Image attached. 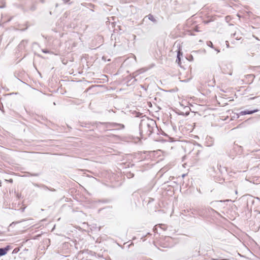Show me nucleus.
Segmentation results:
<instances>
[{
  "label": "nucleus",
  "instance_id": "f257e3e1",
  "mask_svg": "<svg viewBox=\"0 0 260 260\" xmlns=\"http://www.w3.org/2000/svg\"><path fill=\"white\" fill-rule=\"evenodd\" d=\"M155 125V122L152 119H142L139 124L140 133L141 134L149 136L153 133Z\"/></svg>",
  "mask_w": 260,
  "mask_h": 260
},
{
  "label": "nucleus",
  "instance_id": "f03ea898",
  "mask_svg": "<svg viewBox=\"0 0 260 260\" xmlns=\"http://www.w3.org/2000/svg\"><path fill=\"white\" fill-rule=\"evenodd\" d=\"M27 43H28V42L27 40H22L18 46V49L20 50H22L25 49V46L27 45Z\"/></svg>",
  "mask_w": 260,
  "mask_h": 260
},
{
  "label": "nucleus",
  "instance_id": "7ed1b4c3",
  "mask_svg": "<svg viewBox=\"0 0 260 260\" xmlns=\"http://www.w3.org/2000/svg\"><path fill=\"white\" fill-rule=\"evenodd\" d=\"M110 127L113 128H116L117 129H122L124 128V125L122 124L112 123L110 124Z\"/></svg>",
  "mask_w": 260,
  "mask_h": 260
},
{
  "label": "nucleus",
  "instance_id": "20e7f679",
  "mask_svg": "<svg viewBox=\"0 0 260 260\" xmlns=\"http://www.w3.org/2000/svg\"><path fill=\"white\" fill-rule=\"evenodd\" d=\"M258 111V109H255L253 110H245L240 112L241 115H245L246 114H252L254 113L257 112Z\"/></svg>",
  "mask_w": 260,
  "mask_h": 260
},
{
  "label": "nucleus",
  "instance_id": "39448f33",
  "mask_svg": "<svg viewBox=\"0 0 260 260\" xmlns=\"http://www.w3.org/2000/svg\"><path fill=\"white\" fill-rule=\"evenodd\" d=\"M9 250V246H7L5 248H0V256L5 255Z\"/></svg>",
  "mask_w": 260,
  "mask_h": 260
},
{
  "label": "nucleus",
  "instance_id": "423d86ee",
  "mask_svg": "<svg viewBox=\"0 0 260 260\" xmlns=\"http://www.w3.org/2000/svg\"><path fill=\"white\" fill-rule=\"evenodd\" d=\"M147 17H148L149 20H150L153 23H157V20L154 17V16L152 14H150L148 16H147ZM145 17H146V16Z\"/></svg>",
  "mask_w": 260,
  "mask_h": 260
},
{
  "label": "nucleus",
  "instance_id": "0eeeda50",
  "mask_svg": "<svg viewBox=\"0 0 260 260\" xmlns=\"http://www.w3.org/2000/svg\"><path fill=\"white\" fill-rule=\"evenodd\" d=\"M180 55H182V53L180 52H178L177 54V59L176 61H178V63L180 62L181 58H180Z\"/></svg>",
  "mask_w": 260,
  "mask_h": 260
},
{
  "label": "nucleus",
  "instance_id": "6e6552de",
  "mask_svg": "<svg viewBox=\"0 0 260 260\" xmlns=\"http://www.w3.org/2000/svg\"><path fill=\"white\" fill-rule=\"evenodd\" d=\"M43 188L45 189H48L51 191H55V189H54V188H49L47 186H45V185H43Z\"/></svg>",
  "mask_w": 260,
  "mask_h": 260
},
{
  "label": "nucleus",
  "instance_id": "1a4fd4ad",
  "mask_svg": "<svg viewBox=\"0 0 260 260\" xmlns=\"http://www.w3.org/2000/svg\"><path fill=\"white\" fill-rule=\"evenodd\" d=\"M207 45L211 48H213V44L211 41H209L207 42Z\"/></svg>",
  "mask_w": 260,
  "mask_h": 260
},
{
  "label": "nucleus",
  "instance_id": "9d476101",
  "mask_svg": "<svg viewBox=\"0 0 260 260\" xmlns=\"http://www.w3.org/2000/svg\"><path fill=\"white\" fill-rule=\"evenodd\" d=\"M6 7L5 2L3 1V5L0 6V9L4 8Z\"/></svg>",
  "mask_w": 260,
  "mask_h": 260
},
{
  "label": "nucleus",
  "instance_id": "9b49d317",
  "mask_svg": "<svg viewBox=\"0 0 260 260\" xmlns=\"http://www.w3.org/2000/svg\"><path fill=\"white\" fill-rule=\"evenodd\" d=\"M42 52L43 53H49V51L48 50H47V49H42Z\"/></svg>",
  "mask_w": 260,
  "mask_h": 260
},
{
  "label": "nucleus",
  "instance_id": "f8f14e48",
  "mask_svg": "<svg viewBox=\"0 0 260 260\" xmlns=\"http://www.w3.org/2000/svg\"><path fill=\"white\" fill-rule=\"evenodd\" d=\"M233 37H235L237 40H240V38H238V37H237L236 32L233 34Z\"/></svg>",
  "mask_w": 260,
  "mask_h": 260
},
{
  "label": "nucleus",
  "instance_id": "ddd939ff",
  "mask_svg": "<svg viewBox=\"0 0 260 260\" xmlns=\"http://www.w3.org/2000/svg\"><path fill=\"white\" fill-rule=\"evenodd\" d=\"M142 115V114H141V113H136V117H140V115Z\"/></svg>",
  "mask_w": 260,
  "mask_h": 260
},
{
  "label": "nucleus",
  "instance_id": "4468645a",
  "mask_svg": "<svg viewBox=\"0 0 260 260\" xmlns=\"http://www.w3.org/2000/svg\"><path fill=\"white\" fill-rule=\"evenodd\" d=\"M209 209L211 210V211H212L213 212H215L217 213V212L216 211H215L214 209H213L211 208Z\"/></svg>",
  "mask_w": 260,
  "mask_h": 260
},
{
  "label": "nucleus",
  "instance_id": "2eb2a0df",
  "mask_svg": "<svg viewBox=\"0 0 260 260\" xmlns=\"http://www.w3.org/2000/svg\"><path fill=\"white\" fill-rule=\"evenodd\" d=\"M32 175L35 176H39V174H34Z\"/></svg>",
  "mask_w": 260,
  "mask_h": 260
},
{
  "label": "nucleus",
  "instance_id": "dca6fc26",
  "mask_svg": "<svg viewBox=\"0 0 260 260\" xmlns=\"http://www.w3.org/2000/svg\"><path fill=\"white\" fill-rule=\"evenodd\" d=\"M42 3H44L45 2V0H40Z\"/></svg>",
  "mask_w": 260,
  "mask_h": 260
},
{
  "label": "nucleus",
  "instance_id": "f3484780",
  "mask_svg": "<svg viewBox=\"0 0 260 260\" xmlns=\"http://www.w3.org/2000/svg\"><path fill=\"white\" fill-rule=\"evenodd\" d=\"M216 50L217 51V52H219V51H220L219 50H218V49H216Z\"/></svg>",
  "mask_w": 260,
  "mask_h": 260
},
{
  "label": "nucleus",
  "instance_id": "a211bd4d",
  "mask_svg": "<svg viewBox=\"0 0 260 260\" xmlns=\"http://www.w3.org/2000/svg\"><path fill=\"white\" fill-rule=\"evenodd\" d=\"M185 176V174H183V175H182V177H184Z\"/></svg>",
  "mask_w": 260,
  "mask_h": 260
},
{
  "label": "nucleus",
  "instance_id": "6ab92c4d",
  "mask_svg": "<svg viewBox=\"0 0 260 260\" xmlns=\"http://www.w3.org/2000/svg\"><path fill=\"white\" fill-rule=\"evenodd\" d=\"M226 46H227L228 47H229V44H226Z\"/></svg>",
  "mask_w": 260,
  "mask_h": 260
}]
</instances>
